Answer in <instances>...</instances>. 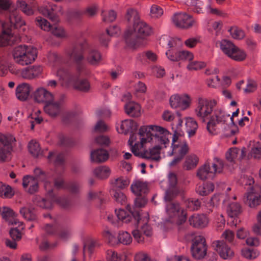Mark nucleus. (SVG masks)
<instances>
[{"label":"nucleus","instance_id":"nucleus-54","mask_svg":"<svg viewBox=\"0 0 261 261\" xmlns=\"http://www.w3.org/2000/svg\"><path fill=\"white\" fill-rule=\"evenodd\" d=\"M241 254L243 257L248 259H255L259 255L257 251L248 248L243 249L241 251Z\"/></svg>","mask_w":261,"mask_h":261},{"label":"nucleus","instance_id":"nucleus-61","mask_svg":"<svg viewBox=\"0 0 261 261\" xmlns=\"http://www.w3.org/2000/svg\"><path fill=\"white\" fill-rule=\"evenodd\" d=\"M194 59L193 54L188 50H182L180 51V61L190 62Z\"/></svg>","mask_w":261,"mask_h":261},{"label":"nucleus","instance_id":"nucleus-47","mask_svg":"<svg viewBox=\"0 0 261 261\" xmlns=\"http://www.w3.org/2000/svg\"><path fill=\"white\" fill-rule=\"evenodd\" d=\"M34 203L37 205L45 209H50L52 207V202L39 196H36L33 200Z\"/></svg>","mask_w":261,"mask_h":261},{"label":"nucleus","instance_id":"nucleus-30","mask_svg":"<svg viewBox=\"0 0 261 261\" xmlns=\"http://www.w3.org/2000/svg\"><path fill=\"white\" fill-rule=\"evenodd\" d=\"M216 45L220 47L221 50L227 57L229 56L236 46L231 41L225 39L217 41Z\"/></svg>","mask_w":261,"mask_h":261},{"label":"nucleus","instance_id":"nucleus-55","mask_svg":"<svg viewBox=\"0 0 261 261\" xmlns=\"http://www.w3.org/2000/svg\"><path fill=\"white\" fill-rule=\"evenodd\" d=\"M74 87L76 89L83 92H87L90 88V84L86 80H81L77 81Z\"/></svg>","mask_w":261,"mask_h":261},{"label":"nucleus","instance_id":"nucleus-56","mask_svg":"<svg viewBox=\"0 0 261 261\" xmlns=\"http://www.w3.org/2000/svg\"><path fill=\"white\" fill-rule=\"evenodd\" d=\"M229 31L233 39L240 40L245 37L244 31L237 27H232L229 30Z\"/></svg>","mask_w":261,"mask_h":261},{"label":"nucleus","instance_id":"nucleus-36","mask_svg":"<svg viewBox=\"0 0 261 261\" xmlns=\"http://www.w3.org/2000/svg\"><path fill=\"white\" fill-rule=\"evenodd\" d=\"M227 212L229 217L236 218L242 212L241 206L238 203L232 202L228 206Z\"/></svg>","mask_w":261,"mask_h":261},{"label":"nucleus","instance_id":"nucleus-8","mask_svg":"<svg viewBox=\"0 0 261 261\" xmlns=\"http://www.w3.org/2000/svg\"><path fill=\"white\" fill-rule=\"evenodd\" d=\"M229 118L230 115L226 114L222 109H216L207 123L206 129L207 131L211 134H215L217 124H225Z\"/></svg>","mask_w":261,"mask_h":261},{"label":"nucleus","instance_id":"nucleus-46","mask_svg":"<svg viewBox=\"0 0 261 261\" xmlns=\"http://www.w3.org/2000/svg\"><path fill=\"white\" fill-rule=\"evenodd\" d=\"M17 4V7L25 15L31 16L34 14V10L33 9L32 6L27 4L25 1H18Z\"/></svg>","mask_w":261,"mask_h":261},{"label":"nucleus","instance_id":"nucleus-42","mask_svg":"<svg viewBox=\"0 0 261 261\" xmlns=\"http://www.w3.org/2000/svg\"><path fill=\"white\" fill-rule=\"evenodd\" d=\"M240 150L237 147L229 148L225 153V158L227 162L234 164L237 159Z\"/></svg>","mask_w":261,"mask_h":261},{"label":"nucleus","instance_id":"nucleus-22","mask_svg":"<svg viewBox=\"0 0 261 261\" xmlns=\"http://www.w3.org/2000/svg\"><path fill=\"white\" fill-rule=\"evenodd\" d=\"M31 91L32 87L30 84L25 83L20 84L16 88V96L19 100L25 101L29 98Z\"/></svg>","mask_w":261,"mask_h":261},{"label":"nucleus","instance_id":"nucleus-18","mask_svg":"<svg viewBox=\"0 0 261 261\" xmlns=\"http://www.w3.org/2000/svg\"><path fill=\"white\" fill-rule=\"evenodd\" d=\"M34 99L38 103L51 102L54 99V95L52 92L43 87L37 88L33 94Z\"/></svg>","mask_w":261,"mask_h":261},{"label":"nucleus","instance_id":"nucleus-29","mask_svg":"<svg viewBox=\"0 0 261 261\" xmlns=\"http://www.w3.org/2000/svg\"><path fill=\"white\" fill-rule=\"evenodd\" d=\"M141 106L134 101L126 103L124 106L125 113L133 117H138L141 115Z\"/></svg>","mask_w":261,"mask_h":261},{"label":"nucleus","instance_id":"nucleus-23","mask_svg":"<svg viewBox=\"0 0 261 261\" xmlns=\"http://www.w3.org/2000/svg\"><path fill=\"white\" fill-rule=\"evenodd\" d=\"M152 145V147L143 152L142 157L151 161H159L161 158V150L163 147L156 145Z\"/></svg>","mask_w":261,"mask_h":261},{"label":"nucleus","instance_id":"nucleus-1","mask_svg":"<svg viewBox=\"0 0 261 261\" xmlns=\"http://www.w3.org/2000/svg\"><path fill=\"white\" fill-rule=\"evenodd\" d=\"M139 135L142 136V141L150 145H156L166 148L170 144L169 136L171 135L164 127L155 125H143L139 130Z\"/></svg>","mask_w":261,"mask_h":261},{"label":"nucleus","instance_id":"nucleus-40","mask_svg":"<svg viewBox=\"0 0 261 261\" xmlns=\"http://www.w3.org/2000/svg\"><path fill=\"white\" fill-rule=\"evenodd\" d=\"M180 192V189L178 187H169L168 190L165 192L164 199L167 202H170L171 200L175 198Z\"/></svg>","mask_w":261,"mask_h":261},{"label":"nucleus","instance_id":"nucleus-38","mask_svg":"<svg viewBox=\"0 0 261 261\" xmlns=\"http://www.w3.org/2000/svg\"><path fill=\"white\" fill-rule=\"evenodd\" d=\"M93 173L97 178L105 179L110 176L111 170L108 167L101 166L95 168L93 171Z\"/></svg>","mask_w":261,"mask_h":261},{"label":"nucleus","instance_id":"nucleus-27","mask_svg":"<svg viewBox=\"0 0 261 261\" xmlns=\"http://www.w3.org/2000/svg\"><path fill=\"white\" fill-rule=\"evenodd\" d=\"M260 194L252 190L246 194L245 202L250 207H255L261 202Z\"/></svg>","mask_w":261,"mask_h":261},{"label":"nucleus","instance_id":"nucleus-10","mask_svg":"<svg viewBox=\"0 0 261 261\" xmlns=\"http://www.w3.org/2000/svg\"><path fill=\"white\" fill-rule=\"evenodd\" d=\"M192 256L196 259H201L206 254L207 245L205 239L202 236H196L192 241L191 246Z\"/></svg>","mask_w":261,"mask_h":261},{"label":"nucleus","instance_id":"nucleus-50","mask_svg":"<svg viewBox=\"0 0 261 261\" xmlns=\"http://www.w3.org/2000/svg\"><path fill=\"white\" fill-rule=\"evenodd\" d=\"M125 18L128 22L132 20L134 21V24L138 22L139 20V15L137 11L134 8H129L127 10Z\"/></svg>","mask_w":261,"mask_h":261},{"label":"nucleus","instance_id":"nucleus-14","mask_svg":"<svg viewBox=\"0 0 261 261\" xmlns=\"http://www.w3.org/2000/svg\"><path fill=\"white\" fill-rule=\"evenodd\" d=\"M172 19L174 24L180 29H189L195 23V20L191 16L185 13H176L173 16Z\"/></svg>","mask_w":261,"mask_h":261},{"label":"nucleus","instance_id":"nucleus-51","mask_svg":"<svg viewBox=\"0 0 261 261\" xmlns=\"http://www.w3.org/2000/svg\"><path fill=\"white\" fill-rule=\"evenodd\" d=\"M118 240L119 243L126 245H129L132 242V238L127 231L120 232Z\"/></svg>","mask_w":261,"mask_h":261},{"label":"nucleus","instance_id":"nucleus-11","mask_svg":"<svg viewBox=\"0 0 261 261\" xmlns=\"http://www.w3.org/2000/svg\"><path fill=\"white\" fill-rule=\"evenodd\" d=\"M87 41L83 39L78 41L74 47L68 51V55L76 64H80L84 59V53L88 48Z\"/></svg>","mask_w":261,"mask_h":261},{"label":"nucleus","instance_id":"nucleus-20","mask_svg":"<svg viewBox=\"0 0 261 261\" xmlns=\"http://www.w3.org/2000/svg\"><path fill=\"white\" fill-rule=\"evenodd\" d=\"M130 188L132 192L137 196H141L148 191L147 183L138 179L133 181Z\"/></svg>","mask_w":261,"mask_h":261},{"label":"nucleus","instance_id":"nucleus-34","mask_svg":"<svg viewBox=\"0 0 261 261\" xmlns=\"http://www.w3.org/2000/svg\"><path fill=\"white\" fill-rule=\"evenodd\" d=\"M246 57V51L236 46L228 57L235 61L241 62L245 60Z\"/></svg>","mask_w":261,"mask_h":261},{"label":"nucleus","instance_id":"nucleus-5","mask_svg":"<svg viewBox=\"0 0 261 261\" xmlns=\"http://www.w3.org/2000/svg\"><path fill=\"white\" fill-rule=\"evenodd\" d=\"M178 136L174 134L172 137V149L167 152V155L168 156L175 155L174 158L169 163L170 166H175L180 163L188 151L189 148L187 143L178 141Z\"/></svg>","mask_w":261,"mask_h":261},{"label":"nucleus","instance_id":"nucleus-37","mask_svg":"<svg viewBox=\"0 0 261 261\" xmlns=\"http://www.w3.org/2000/svg\"><path fill=\"white\" fill-rule=\"evenodd\" d=\"M214 185L213 183H204L201 185H199L196 188V191L199 195L205 196L212 192L214 190Z\"/></svg>","mask_w":261,"mask_h":261},{"label":"nucleus","instance_id":"nucleus-60","mask_svg":"<svg viewBox=\"0 0 261 261\" xmlns=\"http://www.w3.org/2000/svg\"><path fill=\"white\" fill-rule=\"evenodd\" d=\"M163 14V9L157 5H153L150 8V15L152 18H159Z\"/></svg>","mask_w":261,"mask_h":261},{"label":"nucleus","instance_id":"nucleus-6","mask_svg":"<svg viewBox=\"0 0 261 261\" xmlns=\"http://www.w3.org/2000/svg\"><path fill=\"white\" fill-rule=\"evenodd\" d=\"M223 168V161L215 158L212 166L209 164H205L200 167L197 171V176L201 180L213 178L216 173H221Z\"/></svg>","mask_w":261,"mask_h":261},{"label":"nucleus","instance_id":"nucleus-48","mask_svg":"<svg viewBox=\"0 0 261 261\" xmlns=\"http://www.w3.org/2000/svg\"><path fill=\"white\" fill-rule=\"evenodd\" d=\"M35 20L37 25H38L41 30L47 32L51 31L52 26L45 18L38 16L36 18Z\"/></svg>","mask_w":261,"mask_h":261},{"label":"nucleus","instance_id":"nucleus-33","mask_svg":"<svg viewBox=\"0 0 261 261\" xmlns=\"http://www.w3.org/2000/svg\"><path fill=\"white\" fill-rule=\"evenodd\" d=\"M129 179L125 176H120L111 182L112 190L116 191L117 190H122L126 188L129 184Z\"/></svg>","mask_w":261,"mask_h":261},{"label":"nucleus","instance_id":"nucleus-57","mask_svg":"<svg viewBox=\"0 0 261 261\" xmlns=\"http://www.w3.org/2000/svg\"><path fill=\"white\" fill-rule=\"evenodd\" d=\"M115 213L119 220L124 221L126 223L130 221L131 216L124 210L121 208L118 210H116Z\"/></svg>","mask_w":261,"mask_h":261},{"label":"nucleus","instance_id":"nucleus-41","mask_svg":"<svg viewBox=\"0 0 261 261\" xmlns=\"http://www.w3.org/2000/svg\"><path fill=\"white\" fill-rule=\"evenodd\" d=\"M14 194L12 188L0 182V197L3 198H11Z\"/></svg>","mask_w":261,"mask_h":261},{"label":"nucleus","instance_id":"nucleus-44","mask_svg":"<svg viewBox=\"0 0 261 261\" xmlns=\"http://www.w3.org/2000/svg\"><path fill=\"white\" fill-rule=\"evenodd\" d=\"M198 159L195 154L187 156L184 163V167L187 170H190L195 168L198 163Z\"/></svg>","mask_w":261,"mask_h":261},{"label":"nucleus","instance_id":"nucleus-62","mask_svg":"<svg viewBox=\"0 0 261 261\" xmlns=\"http://www.w3.org/2000/svg\"><path fill=\"white\" fill-rule=\"evenodd\" d=\"M190 4L193 7V11L197 13H201L203 12V6L202 2L200 1H191Z\"/></svg>","mask_w":261,"mask_h":261},{"label":"nucleus","instance_id":"nucleus-58","mask_svg":"<svg viewBox=\"0 0 261 261\" xmlns=\"http://www.w3.org/2000/svg\"><path fill=\"white\" fill-rule=\"evenodd\" d=\"M115 200L121 205L125 204L127 201L126 196L121 191H115L113 194Z\"/></svg>","mask_w":261,"mask_h":261},{"label":"nucleus","instance_id":"nucleus-13","mask_svg":"<svg viewBox=\"0 0 261 261\" xmlns=\"http://www.w3.org/2000/svg\"><path fill=\"white\" fill-rule=\"evenodd\" d=\"M20 40L19 36H15L9 28H6L5 24L0 21V46L12 44Z\"/></svg>","mask_w":261,"mask_h":261},{"label":"nucleus","instance_id":"nucleus-31","mask_svg":"<svg viewBox=\"0 0 261 261\" xmlns=\"http://www.w3.org/2000/svg\"><path fill=\"white\" fill-rule=\"evenodd\" d=\"M20 213L27 221L38 223V217L34 210L31 207H23L20 209Z\"/></svg>","mask_w":261,"mask_h":261},{"label":"nucleus","instance_id":"nucleus-24","mask_svg":"<svg viewBox=\"0 0 261 261\" xmlns=\"http://www.w3.org/2000/svg\"><path fill=\"white\" fill-rule=\"evenodd\" d=\"M62 103L61 101H54L47 102L44 107L45 112L51 117H56L61 111Z\"/></svg>","mask_w":261,"mask_h":261},{"label":"nucleus","instance_id":"nucleus-7","mask_svg":"<svg viewBox=\"0 0 261 261\" xmlns=\"http://www.w3.org/2000/svg\"><path fill=\"white\" fill-rule=\"evenodd\" d=\"M151 30L150 28L143 21H139L134 24V30L127 31L124 35L126 43L129 45H134L135 43L132 42L131 39L136 36L137 39L144 38L150 35Z\"/></svg>","mask_w":261,"mask_h":261},{"label":"nucleus","instance_id":"nucleus-12","mask_svg":"<svg viewBox=\"0 0 261 261\" xmlns=\"http://www.w3.org/2000/svg\"><path fill=\"white\" fill-rule=\"evenodd\" d=\"M170 105L173 109L179 108L185 110L189 108L192 102L191 97L187 94L172 95L170 98Z\"/></svg>","mask_w":261,"mask_h":261},{"label":"nucleus","instance_id":"nucleus-45","mask_svg":"<svg viewBox=\"0 0 261 261\" xmlns=\"http://www.w3.org/2000/svg\"><path fill=\"white\" fill-rule=\"evenodd\" d=\"M186 127L189 136H191L195 134L198 128V124L196 120L192 118H189L186 120Z\"/></svg>","mask_w":261,"mask_h":261},{"label":"nucleus","instance_id":"nucleus-53","mask_svg":"<svg viewBox=\"0 0 261 261\" xmlns=\"http://www.w3.org/2000/svg\"><path fill=\"white\" fill-rule=\"evenodd\" d=\"M206 64L203 62L191 61L189 62L187 66V68L189 71L198 70L204 68Z\"/></svg>","mask_w":261,"mask_h":261},{"label":"nucleus","instance_id":"nucleus-25","mask_svg":"<svg viewBox=\"0 0 261 261\" xmlns=\"http://www.w3.org/2000/svg\"><path fill=\"white\" fill-rule=\"evenodd\" d=\"M137 123L132 119H125L121 121L120 127H117L119 133L127 134L137 129Z\"/></svg>","mask_w":261,"mask_h":261},{"label":"nucleus","instance_id":"nucleus-63","mask_svg":"<svg viewBox=\"0 0 261 261\" xmlns=\"http://www.w3.org/2000/svg\"><path fill=\"white\" fill-rule=\"evenodd\" d=\"M251 154L254 158L261 159V144H255L251 148Z\"/></svg>","mask_w":261,"mask_h":261},{"label":"nucleus","instance_id":"nucleus-9","mask_svg":"<svg viewBox=\"0 0 261 261\" xmlns=\"http://www.w3.org/2000/svg\"><path fill=\"white\" fill-rule=\"evenodd\" d=\"M16 142L12 135L0 132V161H6L12 150V143Z\"/></svg>","mask_w":261,"mask_h":261},{"label":"nucleus","instance_id":"nucleus-3","mask_svg":"<svg viewBox=\"0 0 261 261\" xmlns=\"http://www.w3.org/2000/svg\"><path fill=\"white\" fill-rule=\"evenodd\" d=\"M187 215L186 211L180 207L178 203L166 202L165 218L166 221L180 225L186 221Z\"/></svg>","mask_w":261,"mask_h":261},{"label":"nucleus","instance_id":"nucleus-15","mask_svg":"<svg viewBox=\"0 0 261 261\" xmlns=\"http://www.w3.org/2000/svg\"><path fill=\"white\" fill-rule=\"evenodd\" d=\"M39 11L42 15L47 17L54 22H58L59 15L63 14L61 6L55 5H50L49 8L46 6L41 7Z\"/></svg>","mask_w":261,"mask_h":261},{"label":"nucleus","instance_id":"nucleus-19","mask_svg":"<svg viewBox=\"0 0 261 261\" xmlns=\"http://www.w3.org/2000/svg\"><path fill=\"white\" fill-rule=\"evenodd\" d=\"M0 214L3 219L10 225H16L17 223H19L16 214L9 207H0Z\"/></svg>","mask_w":261,"mask_h":261},{"label":"nucleus","instance_id":"nucleus-43","mask_svg":"<svg viewBox=\"0 0 261 261\" xmlns=\"http://www.w3.org/2000/svg\"><path fill=\"white\" fill-rule=\"evenodd\" d=\"M140 136V142H137L135 143L134 145L133 144V143H130V145L131 146V150L132 152L136 155V156H141L143 153V152H141V149L144 147L148 143V142H144L143 143L142 141V136L141 135H139Z\"/></svg>","mask_w":261,"mask_h":261},{"label":"nucleus","instance_id":"nucleus-16","mask_svg":"<svg viewBox=\"0 0 261 261\" xmlns=\"http://www.w3.org/2000/svg\"><path fill=\"white\" fill-rule=\"evenodd\" d=\"M166 41L169 49L166 51V55L171 61L177 62L180 61V51L175 48V39L168 36H164L161 39V42Z\"/></svg>","mask_w":261,"mask_h":261},{"label":"nucleus","instance_id":"nucleus-49","mask_svg":"<svg viewBox=\"0 0 261 261\" xmlns=\"http://www.w3.org/2000/svg\"><path fill=\"white\" fill-rule=\"evenodd\" d=\"M30 152L34 156L37 157L41 154V148L39 143L34 140L30 141L28 145Z\"/></svg>","mask_w":261,"mask_h":261},{"label":"nucleus","instance_id":"nucleus-59","mask_svg":"<svg viewBox=\"0 0 261 261\" xmlns=\"http://www.w3.org/2000/svg\"><path fill=\"white\" fill-rule=\"evenodd\" d=\"M135 261H151L149 254L143 251H140L136 253L134 257Z\"/></svg>","mask_w":261,"mask_h":261},{"label":"nucleus","instance_id":"nucleus-17","mask_svg":"<svg viewBox=\"0 0 261 261\" xmlns=\"http://www.w3.org/2000/svg\"><path fill=\"white\" fill-rule=\"evenodd\" d=\"M212 246L223 259L231 258L234 255L233 251L223 241H215L213 242Z\"/></svg>","mask_w":261,"mask_h":261},{"label":"nucleus","instance_id":"nucleus-4","mask_svg":"<svg viewBox=\"0 0 261 261\" xmlns=\"http://www.w3.org/2000/svg\"><path fill=\"white\" fill-rule=\"evenodd\" d=\"M217 104L216 99H209L203 97H198L194 110L196 116L203 122H205L206 118L212 113Z\"/></svg>","mask_w":261,"mask_h":261},{"label":"nucleus","instance_id":"nucleus-39","mask_svg":"<svg viewBox=\"0 0 261 261\" xmlns=\"http://www.w3.org/2000/svg\"><path fill=\"white\" fill-rule=\"evenodd\" d=\"M16 225H18L17 227L11 229L10 234L13 240L18 241L22 237L21 231L24 229V226L23 223L20 221H19V223H17Z\"/></svg>","mask_w":261,"mask_h":261},{"label":"nucleus","instance_id":"nucleus-28","mask_svg":"<svg viewBox=\"0 0 261 261\" xmlns=\"http://www.w3.org/2000/svg\"><path fill=\"white\" fill-rule=\"evenodd\" d=\"M190 224L194 227H204L208 223V219L204 215H194L189 218Z\"/></svg>","mask_w":261,"mask_h":261},{"label":"nucleus","instance_id":"nucleus-2","mask_svg":"<svg viewBox=\"0 0 261 261\" xmlns=\"http://www.w3.org/2000/svg\"><path fill=\"white\" fill-rule=\"evenodd\" d=\"M37 56V49L31 45H19L15 47L13 51V57L15 62L22 66L32 64Z\"/></svg>","mask_w":261,"mask_h":261},{"label":"nucleus","instance_id":"nucleus-32","mask_svg":"<svg viewBox=\"0 0 261 261\" xmlns=\"http://www.w3.org/2000/svg\"><path fill=\"white\" fill-rule=\"evenodd\" d=\"M86 60L92 65H97L102 60L101 54L95 49H91L88 51Z\"/></svg>","mask_w":261,"mask_h":261},{"label":"nucleus","instance_id":"nucleus-26","mask_svg":"<svg viewBox=\"0 0 261 261\" xmlns=\"http://www.w3.org/2000/svg\"><path fill=\"white\" fill-rule=\"evenodd\" d=\"M109 158L108 151L103 149H98L92 151L90 153V159L92 162L97 163H102Z\"/></svg>","mask_w":261,"mask_h":261},{"label":"nucleus","instance_id":"nucleus-35","mask_svg":"<svg viewBox=\"0 0 261 261\" xmlns=\"http://www.w3.org/2000/svg\"><path fill=\"white\" fill-rule=\"evenodd\" d=\"M10 22L12 25L16 28H19L25 24V21L16 11H12L9 15Z\"/></svg>","mask_w":261,"mask_h":261},{"label":"nucleus","instance_id":"nucleus-21","mask_svg":"<svg viewBox=\"0 0 261 261\" xmlns=\"http://www.w3.org/2000/svg\"><path fill=\"white\" fill-rule=\"evenodd\" d=\"M137 220L138 224L140 225V229L142 232L147 237H150L153 234L152 227L148 224L149 218L148 214L143 218L140 214L137 216L136 218Z\"/></svg>","mask_w":261,"mask_h":261},{"label":"nucleus","instance_id":"nucleus-52","mask_svg":"<svg viewBox=\"0 0 261 261\" xmlns=\"http://www.w3.org/2000/svg\"><path fill=\"white\" fill-rule=\"evenodd\" d=\"M102 20L106 22L114 21L117 17V14L114 10L103 11L102 12Z\"/></svg>","mask_w":261,"mask_h":261},{"label":"nucleus","instance_id":"nucleus-64","mask_svg":"<svg viewBox=\"0 0 261 261\" xmlns=\"http://www.w3.org/2000/svg\"><path fill=\"white\" fill-rule=\"evenodd\" d=\"M107 258L108 261H120L121 256L117 252L110 250L107 251Z\"/></svg>","mask_w":261,"mask_h":261}]
</instances>
